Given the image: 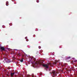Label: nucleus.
<instances>
[{"label": "nucleus", "mask_w": 77, "mask_h": 77, "mask_svg": "<svg viewBox=\"0 0 77 77\" xmlns=\"http://www.w3.org/2000/svg\"><path fill=\"white\" fill-rule=\"evenodd\" d=\"M36 64H40L44 66H45L47 68H48V65H49V64H43V63L42 62V61H37L36 63Z\"/></svg>", "instance_id": "f257e3e1"}, {"label": "nucleus", "mask_w": 77, "mask_h": 77, "mask_svg": "<svg viewBox=\"0 0 77 77\" xmlns=\"http://www.w3.org/2000/svg\"><path fill=\"white\" fill-rule=\"evenodd\" d=\"M0 48H1V50H5V48H4V47H1Z\"/></svg>", "instance_id": "f03ea898"}, {"label": "nucleus", "mask_w": 77, "mask_h": 77, "mask_svg": "<svg viewBox=\"0 0 77 77\" xmlns=\"http://www.w3.org/2000/svg\"><path fill=\"white\" fill-rule=\"evenodd\" d=\"M14 75V73H11V77H12V76H13Z\"/></svg>", "instance_id": "7ed1b4c3"}, {"label": "nucleus", "mask_w": 77, "mask_h": 77, "mask_svg": "<svg viewBox=\"0 0 77 77\" xmlns=\"http://www.w3.org/2000/svg\"><path fill=\"white\" fill-rule=\"evenodd\" d=\"M8 2H6V6H8Z\"/></svg>", "instance_id": "20e7f679"}, {"label": "nucleus", "mask_w": 77, "mask_h": 77, "mask_svg": "<svg viewBox=\"0 0 77 77\" xmlns=\"http://www.w3.org/2000/svg\"><path fill=\"white\" fill-rule=\"evenodd\" d=\"M20 61L21 62H23V60L22 59Z\"/></svg>", "instance_id": "39448f33"}, {"label": "nucleus", "mask_w": 77, "mask_h": 77, "mask_svg": "<svg viewBox=\"0 0 77 77\" xmlns=\"http://www.w3.org/2000/svg\"><path fill=\"white\" fill-rule=\"evenodd\" d=\"M53 73L54 75H55V72H53Z\"/></svg>", "instance_id": "423d86ee"}, {"label": "nucleus", "mask_w": 77, "mask_h": 77, "mask_svg": "<svg viewBox=\"0 0 77 77\" xmlns=\"http://www.w3.org/2000/svg\"><path fill=\"white\" fill-rule=\"evenodd\" d=\"M32 65H33L32 66L33 67H34V66H35V64L32 63Z\"/></svg>", "instance_id": "0eeeda50"}, {"label": "nucleus", "mask_w": 77, "mask_h": 77, "mask_svg": "<svg viewBox=\"0 0 77 77\" xmlns=\"http://www.w3.org/2000/svg\"><path fill=\"white\" fill-rule=\"evenodd\" d=\"M36 2H37V3H38L39 2V1L38 0H37Z\"/></svg>", "instance_id": "6e6552de"}, {"label": "nucleus", "mask_w": 77, "mask_h": 77, "mask_svg": "<svg viewBox=\"0 0 77 77\" xmlns=\"http://www.w3.org/2000/svg\"><path fill=\"white\" fill-rule=\"evenodd\" d=\"M39 48H41V47H39Z\"/></svg>", "instance_id": "1a4fd4ad"}]
</instances>
